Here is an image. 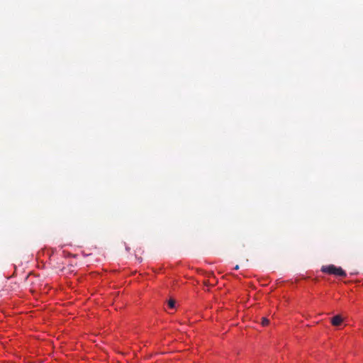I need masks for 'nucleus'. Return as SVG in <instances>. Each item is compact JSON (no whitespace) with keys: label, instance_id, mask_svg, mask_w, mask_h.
I'll return each instance as SVG.
<instances>
[{"label":"nucleus","instance_id":"nucleus-1","mask_svg":"<svg viewBox=\"0 0 363 363\" xmlns=\"http://www.w3.org/2000/svg\"><path fill=\"white\" fill-rule=\"evenodd\" d=\"M321 271L323 272H325V273H327L329 274H334L337 277H345L346 276L345 272L341 267H337L333 264L322 267Z\"/></svg>","mask_w":363,"mask_h":363},{"label":"nucleus","instance_id":"nucleus-2","mask_svg":"<svg viewBox=\"0 0 363 363\" xmlns=\"http://www.w3.org/2000/svg\"><path fill=\"white\" fill-rule=\"evenodd\" d=\"M342 321L343 318L340 315H337L331 319V323L334 326L340 325L342 323Z\"/></svg>","mask_w":363,"mask_h":363},{"label":"nucleus","instance_id":"nucleus-3","mask_svg":"<svg viewBox=\"0 0 363 363\" xmlns=\"http://www.w3.org/2000/svg\"><path fill=\"white\" fill-rule=\"evenodd\" d=\"M168 306L171 308H174L175 307V301L173 299H169L168 301Z\"/></svg>","mask_w":363,"mask_h":363},{"label":"nucleus","instance_id":"nucleus-4","mask_svg":"<svg viewBox=\"0 0 363 363\" xmlns=\"http://www.w3.org/2000/svg\"><path fill=\"white\" fill-rule=\"evenodd\" d=\"M269 319H267V318H262V325L263 326H266L269 324Z\"/></svg>","mask_w":363,"mask_h":363},{"label":"nucleus","instance_id":"nucleus-5","mask_svg":"<svg viewBox=\"0 0 363 363\" xmlns=\"http://www.w3.org/2000/svg\"><path fill=\"white\" fill-rule=\"evenodd\" d=\"M238 268H239V266H238V265H236V266L235 267V269H238Z\"/></svg>","mask_w":363,"mask_h":363}]
</instances>
